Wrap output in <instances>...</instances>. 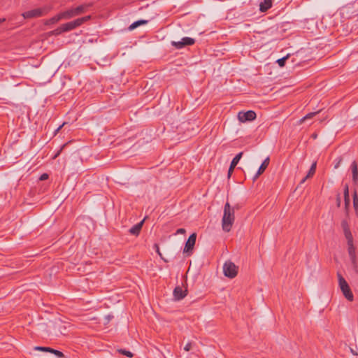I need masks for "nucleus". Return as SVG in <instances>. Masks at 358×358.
<instances>
[{
	"instance_id": "obj_1",
	"label": "nucleus",
	"mask_w": 358,
	"mask_h": 358,
	"mask_svg": "<svg viewBox=\"0 0 358 358\" xmlns=\"http://www.w3.org/2000/svg\"><path fill=\"white\" fill-rule=\"evenodd\" d=\"M222 219V227L224 231L229 232L235 221V207H231L229 202L224 206V212Z\"/></svg>"
},
{
	"instance_id": "obj_2",
	"label": "nucleus",
	"mask_w": 358,
	"mask_h": 358,
	"mask_svg": "<svg viewBox=\"0 0 358 358\" xmlns=\"http://www.w3.org/2000/svg\"><path fill=\"white\" fill-rule=\"evenodd\" d=\"M92 6V3H83L62 12L64 20H69L85 13Z\"/></svg>"
},
{
	"instance_id": "obj_3",
	"label": "nucleus",
	"mask_w": 358,
	"mask_h": 358,
	"mask_svg": "<svg viewBox=\"0 0 358 358\" xmlns=\"http://www.w3.org/2000/svg\"><path fill=\"white\" fill-rule=\"evenodd\" d=\"M337 276L338 280V285L343 295L348 301H353V294L350 290L348 283L340 273H337Z\"/></svg>"
},
{
	"instance_id": "obj_4",
	"label": "nucleus",
	"mask_w": 358,
	"mask_h": 358,
	"mask_svg": "<svg viewBox=\"0 0 358 358\" xmlns=\"http://www.w3.org/2000/svg\"><path fill=\"white\" fill-rule=\"evenodd\" d=\"M223 272L226 277L234 278L237 275L238 267L231 261H227L223 265Z\"/></svg>"
},
{
	"instance_id": "obj_5",
	"label": "nucleus",
	"mask_w": 358,
	"mask_h": 358,
	"mask_svg": "<svg viewBox=\"0 0 358 358\" xmlns=\"http://www.w3.org/2000/svg\"><path fill=\"white\" fill-rule=\"evenodd\" d=\"M49 9H47L45 8H36L31 10H28L27 12H24L22 15L24 18H32V17H41L42 15H44L47 14L49 12Z\"/></svg>"
},
{
	"instance_id": "obj_6",
	"label": "nucleus",
	"mask_w": 358,
	"mask_h": 358,
	"mask_svg": "<svg viewBox=\"0 0 358 358\" xmlns=\"http://www.w3.org/2000/svg\"><path fill=\"white\" fill-rule=\"evenodd\" d=\"M196 239V234L193 233L192 234L187 241L185 243V248L183 250V252L187 254V255H189L192 253V250L194 249L195 243Z\"/></svg>"
},
{
	"instance_id": "obj_7",
	"label": "nucleus",
	"mask_w": 358,
	"mask_h": 358,
	"mask_svg": "<svg viewBox=\"0 0 358 358\" xmlns=\"http://www.w3.org/2000/svg\"><path fill=\"white\" fill-rule=\"evenodd\" d=\"M256 113L253 110H248L246 112L241 111L238 114V119L241 122L252 121L256 118Z\"/></svg>"
},
{
	"instance_id": "obj_8",
	"label": "nucleus",
	"mask_w": 358,
	"mask_h": 358,
	"mask_svg": "<svg viewBox=\"0 0 358 358\" xmlns=\"http://www.w3.org/2000/svg\"><path fill=\"white\" fill-rule=\"evenodd\" d=\"M195 40L190 37H184L180 41H172L171 45L177 49H181L186 45H192Z\"/></svg>"
},
{
	"instance_id": "obj_9",
	"label": "nucleus",
	"mask_w": 358,
	"mask_h": 358,
	"mask_svg": "<svg viewBox=\"0 0 358 358\" xmlns=\"http://www.w3.org/2000/svg\"><path fill=\"white\" fill-rule=\"evenodd\" d=\"M348 253L353 268L355 270L356 272H357L358 266L356 260L355 248L353 245V243L351 245H348Z\"/></svg>"
},
{
	"instance_id": "obj_10",
	"label": "nucleus",
	"mask_w": 358,
	"mask_h": 358,
	"mask_svg": "<svg viewBox=\"0 0 358 358\" xmlns=\"http://www.w3.org/2000/svg\"><path fill=\"white\" fill-rule=\"evenodd\" d=\"M79 26L80 25L78 24V22L77 21V20H75L73 21H71V22L62 24L61 25V28H62V32L64 33V32H67V31H71Z\"/></svg>"
},
{
	"instance_id": "obj_11",
	"label": "nucleus",
	"mask_w": 358,
	"mask_h": 358,
	"mask_svg": "<svg viewBox=\"0 0 358 358\" xmlns=\"http://www.w3.org/2000/svg\"><path fill=\"white\" fill-rule=\"evenodd\" d=\"M187 290H183L180 287H176L173 290V297L176 301L182 299L187 296Z\"/></svg>"
},
{
	"instance_id": "obj_12",
	"label": "nucleus",
	"mask_w": 358,
	"mask_h": 358,
	"mask_svg": "<svg viewBox=\"0 0 358 358\" xmlns=\"http://www.w3.org/2000/svg\"><path fill=\"white\" fill-rule=\"evenodd\" d=\"M242 155H243V152H241L238 154H237L235 156V157L232 159V161L231 162V164H230V166H229V170H228V178H230L231 175L232 174V173L234 171V168L236 167V166L237 165V164L240 161Z\"/></svg>"
},
{
	"instance_id": "obj_13",
	"label": "nucleus",
	"mask_w": 358,
	"mask_h": 358,
	"mask_svg": "<svg viewBox=\"0 0 358 358\" xmlns=\"http://www.w3.org/2000/svg\"><path fill=\"white\" fill-rule=\"evenodd\" d=\"M269 164V157L266 158L260 165L257 172L253 177V180H255L264 171L266 170Z\"/></svg>"
},
{
	"instance_id": "obj_14",
	"label": "nucleus",
	"mask_w": 358,
	"mask_h": 358,
	"mask_svg": "<svg viewBox=\"0 0 358 358\" xmlns=\"http://www.w3.org/2000/svg\"><path fill=\"white\" fill-rule=\"evenodd\" d=\"M145 219L141 220L140 222L137 223L136 224L134 225L129 230V233L134 236H138L140 234V231L142 229L143 222Z\"/></svg>"
},
{
	"instance_id": "obj_15",
	"label": "nucleus",
	"mask_w": 358,
	"mask_h": 358,
	"mask_svg": "<svg viewBox=\"0 0 358 358\" xmlns=\"http://www.w3.org/2000/svg\"><path fill=\"white\" fill-rule=\"evenodd\" d=\"M61 20H64V17L63 16L62 12H61L59 14L55 15L54 17L47 20L45 22V24L50 25V24H55Z\"/></svg>"
},
{
	"instance_id": "obj_16",
	"label": "nucleus",
	"mask_w": 358,
	"mask_h": 358,
	"mask_svg": "<svg viewBox=\"0 0 358 358\" xmlns=\"http://www.w3.org/2000/svg\"><path fill=\"white\" fill-rule=\"evenodd\" d=\"M351 169L352 173V181L355 184H356L358 181V169L355 161L352 162L351 164Z\"/></svg>"
},
{
	"instance_id": "obj_17",
	"label": "nucleus",
	"mask_w": 358,
	"mask_h": 358,
	"mask_svg": "<svg viewBox=\"0 0 358 358\" xmlns=\"http://www.w3.org/2000/svg\"><path fill=\"white\" fill-rule=\"evenodd\" d=\"M272 6V0H264L260 3L259 10L261 12H266Z\"/></svg>"
},
{
	"instance_id": "obj_18",
	"label": "nucleus",
	"mask_w": 358,
	"mask_h": 358,
	"mask_svg": "<svg viewBox=\"0 0 358 358\" xmlns=\"http://www.w3.org/2000/svg\"><path fill=\"white\" fill-rule=\"evenodd\" d=\"M316 166H317L316 162H315L312 164L308 174L306 175V176L304 178H303L301 183H303L308 178L313 176L315 174V170H316Z\"/></svg>"
},
{
	"instance_id": "obj_19",
	"label": "nucleus",
	"mask_w": 358,
	"mask_h": 358,
	"mask_svg": "<svg viewBox=\"0 0 358 358\" xmlns=\"http://www.w3.org/2000/svg\"><path fill=\"white\" fill-rule=\"evenodd\" d=\"M320 111L321 110H320L316 112H312V113H308L306 115H305L304 117H303L301 119L299 120V123L301 124L305 120L313 118L315 115L318 114Z\"/></svg>"
},
{
	"instance_id": "obj_20",
	"label": "nucleus",
	"mask_w": 358,
	"mask_h": 358,
	"mask_svg": "<svg viewBox=\"0 0 358 358\" xmlns=\"http://www.w3.org/2000/svg\"><path fill=\"white\" fill-rule=\"evenodd\" d=\"M148 22L147 20H138V21H136L134 22H133L129 27V29L130 30H132V29H134L135 28L138 27V26L141 25V24H145Z\"/></svg>"
},
{
	"instance_id": "obj_21",
	"label": "nucleus",
	"mask_w": 358,
	"mask_h": 358,
	"mask_svg": "<svg viewBox=\"0 0 358 358\" xmlns=\"http://www.w3.org/2000/svg\"><path fill=\"white\" fill-rule=\"evenodd\" d=\"M344 234H345V236L348 241V245H351L353 243V238H352V235L349 230H347L345 229V231H344Z\"/></svg>"
},
{
	"instance_id": "obj_22",
	"label": "nucleus",
	"mask_w": 358,
	"mask_h": 358,
	"mask_svg": "<svg viewBox=\"0 0 358 358\" xmlns=\"http://www.w3.org/2000/svg\"><path fill=\"white\" fill-rule=\"evenodd\" d=\"M117 352L121 355L127 356L129 358H132L134 357V354L131 352L124 349L119 348L117 350Z\"/></svg>"
},
{
	"instance_id": "obj_23",
	"label": "nucleus",
	"mask_w": 358,
	"mask_h": 358,
	"mask_svg": "<svg viewBox=\"0 0 358 358\" xmlns=\"http://www.w3.org/2000/svg\"><path fill=\"white\" fill-rule=\"evenodd\" d=\"M353 206L356 213L358 215V196L356 191L353 194Z\"/></svg>"
},
{
	"instance_id": "obj_24",
	"label": "nucleus",
	"mask_w": 358,
	"mask_h": 358,
	"mask_svg": "<svg viewBox=\"0 0 358 358\" xmlns=\"http://www.w3.org/2000/svg\"><path fill=\"white\" fill-rule=\"evenodd\" d=\"M289 55H287L286 56L280 58V59H278L276 62L278 64V65L280 66V67H282L285 66V62L286 60L289 58Z\"/></svg>"
},
{
	"instance_id": "obj_25",
	"label": "nucleus",
	"mask_w": 358,
	"mask_h": 358,
	"mask_svg": "<svg viewBox=\"0 0 358 358\" xmlns=\"http://www.w3.org/2000/svg\"><path fill=\"white\" fill-rule=\"evenodd\" d=\"M62 28H61V26H59V27H57V29L50 31L48 33L49 36H57V35H59L61 34H62Z\"/></svg>"
},
{
	"instance_id": "obj_26",
	"label": "nucleus",
	"mask_w": 358,
	"mask_h": 358,
	"mask_svg": "<svg viewBox=\"0 0 358 358\" xmlns=\"http://www.w3.org/2000/svg\"><path fill=\"white\" fill-rule=\"evenodd\" d=\"M90 18H91V16L90 15H87V16H85V17H80V18H78L76 20L78 22L79 25L80 26L82 24H83L84 22H87Z\"/></svg>"
},
{
	"instance_id": "obj_27",
	"label": "nucleus",
	"mask_w": 358,
	"mask_h": 358,
	"mask_svg": "<svg viewBox=\"0 0 358 358\" xmlns=\"http://www.w3.org/2000/svg\"><path fill=\"white\" fill-rule=\"evenodd\" d=\"M50 352L55 355L56 356H57L58 357H60V358L64 357V355L63 354V352H61V351H59L57 350H55V349L51 348Z\"/></svg>"
},
{
	"instance_id": "obj_28",
	"label": "nucleus",
	"mask_w": 358,
	"mask_h": 358,
	"mask_svg": "<svg viewBox=\"0 0 358 358\" xmlns=\"http://www.w3.org/2000/svg\"><path fill=\"white\" fill-rule=\"evenodd\" d=\"M345 210L348 213L350 203V196L344 197Z\"/></svg>"
},
{
	"instance_id": "obj_29",
	"label": "nucleus",
	"mask_w": 358,
	"mask_h": 358,
	"mask_svg": "<svg viewBox=\"0 0 358 358\" xmlns=\"http://www.w3.org/2000/svg\"><path fill=\"white\" fill-rule=\"evenodd\" d=\"M36 350L42 351V352H49L50 351L51 348L49 347H42V346H36L34 348Z\"/></svg>"
},
{
	"instance_id": "obj_30",
	"label": "nucleus",
	"mask_w": 358,
	"mask_h": 358,
	"mask_svg": "<svg viewBox=\"0 0 358 358\" xmlns=\"http://www.w3.org/2000/svg\"><path fill=\"white\" fill-rule=\"evenodd\" d=\"M154 248L155 249V251L159 255V257L165 262H166L167 260H166L165 259H164V257H162V255L160 252V250H159V245L155 243L154 244Z\"/></svg>"
},
{
	"instance_id": "obj_31",
	"label": "nucleus",
	"mask_w": 358,
	"mask_h": 358,
	"mask_svg": "<svg viewBox=\"0 0 358 358\" xmlns=\"http://www.w3.org/2000/svg\"><path fill=\"white\" fill-rule=\"evenodd\" d=\"M343 196H344V197L350 196V195H349V187H348V184H345L344 185Z\"/></svg>"
},
{
	"instance_id": "obj_32",
	"label": "nucleus",
	"mask_w": 358,
	"mask_h": 358,
	"mask_svg": "<svg viewBox=\"0 0 358 358\" xmlns=\"http://www.w3.org/2000/svg\"><path fill=\"white\" fill-rule=\"evenodd\" d=\"M343 159L341 157H338V158H336V164L334 165V169H338L342 162Z\"/></svg>"
},
{
	"instance_id": "obj_33",
	"label": "nucleus",
	"mask_w": 358,
	"mask_h": 358,
	"mask_svg": "<svg viewBox=\"0 0 358 358\" xmlns=\"http://www.w3.org/2000/svg\"><path fill=\"white\" fill-rule=\"evenodd\" d=\"M341 226L343 229V231H345V229L349 230L348 222L345 220H343L341 222Z\"/></svg>"
},
{
	"instance_id": "obj_34",
	"label": "nucleus",
	"mask_w": 358,
	"mask_h": 358,
	"mask_svg": "<svg viewBox=\"0 0 358 358\" xmlns=\"http://www.w3.org/2000/svg\"><path fill=\"white\" fill-rule=\"evenodd\" d=\"M341 194H340V193H338L336 195V206H337V207L339 208L341 206Z\"/></svg>"
},
{
	"instance_id": "obj_35",
	"label": "nucleus",
	"mask_w": 358,
	"mask_h": 358,
	"mask_svg": "<svg viewBox=\"0 0 358 358\" xmlns=\"http://www.w3.org/2000/svg\"><path fill=\"white\" fill-rule=\"evenodd\" d=\"M66 145V144H64L61 148L60 149L57 151V152L55 155V156L53 157V159H55L57 158L59 155L60 153L62 152V150H63V148Z\"/></svg>"
},
{
	"instance_id": "obj_36",
	"label": "nucleus",
	"mask_w": 358,
	"mask_h": 358,
	"mask_svg": "<svg viewBox=\"0 0 358 358\" xmlns=\"http://www.w3.org/2000/svg\"><path fill=\"white\" fill-rule=\"evenodd\" d=\"M192 349V343H187L184 347V350L187 352L189 351Z\"/></svg>"
},
{
	"instance_id": "obj_37",
	"label": "nucleus",
	"mask_w": 358,
	"mask_h": 358,
	"mask_svg": "<svg viewBox=\"0 0 358 358\" xmlns=\"http://www.w3.org/2000/svg\"><path fill=\"white\" fill-rule=\"evenodd\" d=\"M186 232L185 229H183V228H180L178 229H177L176 232V234H183Z\"/></svg>"
},
{
	"instance_id": "obj_38",
	"label": "nucleus",
	"mask_w": 358,
	"mask_h": 358,
	"mask_svg": "<svg viewBox=\"0 0 358 358\" xmlns=\"http://www.w3.org/2000/svg\"><path fill=\"white\" fill-rule=\"evenodd\" d=\"M48 178V173H43L40 178H39V180H45Z\"/></svg>"
},
{
	"instance_id": "obj_39",
	"label": "nucleus",
	"mask_w": 358,
	"mask_h": 358,
	"mask_svg": "<svg viewBox=\"0 0 358 358\" xmlns=\"http://www.w3.org/2000/svg\"><path fill=\"white\" fill-rule=\"evenodd\" d=\"M112 318H113V315H106L105 317V319L106 320V323H108Z\"/></svg>"
},
{
	"instance_id": "obj_40",
	"label": "nucleus",
	"mask_w": 358,
	"mask_h": 358,
	"mask_svg": "<svg viewBox=\"0 0 358 358\" xmlns=\"http://www.w3.org/2000/svg\"><path fill=\"white\" fill-rule=\"evenodd\" d=\"M350 352L354 355H358V353H357L352 348H350Z\"/></svg>"
},
{
	"instance_id": "obj_41",
	"label": "nucleus",
	"mask_w": 358,
	"mask_h": 358,
	"mask_svg": "<svg viewBox=\"0 0 358 358\" xmlns=\"http://www.w3.org/2000/svg\"><path fill=\"white\" fill-rule=\"evenodd\" d=\"M5 21H6V18H0V24Z\"/></svg>"
},
{
	"instance_id": "obj_42",
	"label": "nucleus",
	"mask_w": 358,
	"mask_h": 358,
	"mask_svg": "<svg viewBox=\"0 0 358 358\" xmlns=\"http://www.w3.org/2000/svg\"><path fill=\"white\" fill-rule=\"evenodd\" d=\"M317 136V135L316 134H312V138H316Z\"/></svg>"
},
{
	"instance_id": "obj_43",
	"label": "nucleus",
	"mask_w": 358,
	"mask_h": 358,
	"mask_svg": "<svg viewBox=\"0 0 358 358\" xmlns=\"http://www.w3.org/2000/svg\"><path fill=\"white\" fill-rule=\"evenodd\" d=\"M64 123L62 125L59 126V127L57 128V131H59V129H60L64 126Z\"/></svg>"
},
{
	"instance_id": "obj_44",
	"label": "nucleus",
	"mask_w": 358,
	"mask_h": 358,
	"mask_svg": "<svg viewBox=\"0 0 358 358\" xmlns=\"http://www.w3.org/2000/svg\"><path fill=\"white\" fill-rule=\"evenodd\" d=\"M357 3H358V2H357Z\"/></svg>"
}]
</instances>
